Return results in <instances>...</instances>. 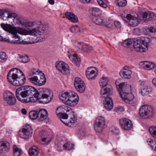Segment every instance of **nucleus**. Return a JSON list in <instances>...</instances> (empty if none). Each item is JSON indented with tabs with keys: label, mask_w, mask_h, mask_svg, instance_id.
Masks as SVG:
<instances>
[{
	"label": "nucleus",
	"mask_w": 156,
	"mask_h": 156,
	"mask_svg": "<svg viewBox=\"0 0 156 156\" xmlns=\"http://www.w3.org/2000/svg\"><path fill=\"white\" fill-rule=\"evenodd\" d=\"M1 26L4 30L12 34L13 37L18 39L17 40H12L10 41L9 39L3 38L0 35V41L7 42L11 44L22 43L20 41V37L17 35V33L23 35L29 34L37 37V39L39 38L42 39H44L48 34V30L43 25H39L35 28L29 30L28 33L26 30L24 29L12 26L11 24L2 23L1 24Z\"/></svg>",
	"instance_id": "nucleus-1"
},
{
	"label": "nucleus",
	"mask_w": 156,
	"mask_h": 156,
	"mask_svg": "<svg viewBox=\"0 0 156 156\" xmlns=\"http://www.w3.org/2000/svg\"><path fill=\"white\" fill-rule=\"evenodd\" d=\"M38 91L34 87L25 86L20 87L16 90L17 99L23 102H34L37 100Z\"/></svg>",
	"instance_id": "nucleus-2"
},
{
	"label": "nucleus",
	"mask_w": 156,
	"mask_h": 156,
	"mask_svg": "<svg viewBox=\"0 0 156 156\" xmlns=\"http://www.w3.org/2000/svg\"><path fill=\"white\" fill-rule=\"evenodd\" d=\"M150 41V39L147 37L140 38L135 41L128 39L123 42L122 45L125 47H129L133 42V46L135 51L137 52H144L148 49Z\"/></svg>",
	"instance_id": "nucleus-3"
},
{
	"label": "nucleus",
	"mask_w": 156,
	"mask_h": 156,
	"mask_svg": "<svg viewBox=\"0 0 156 156\" xmlns=\"http://www.w3.org/2000/svg\"><path fill=\"white\" fill-rule=\"evenodd\" d=\"M7 78L11 84L17 86L23 85L26 81L23 73L20 69L16 68L10 70L7 74Z\"/></svg>",
	"instance_id": "nucleus-4"
},
{
	"label": "nucleus",
	"mask_w": 156,
	"mask_h": 156,
	"mask_svg": "<svg viewBox=\"0 0 156 156\" xmlns=\"http://www.w3.org/2000/svg\"><path fill=\"white\" fill-rule=\"evenodd\" d=\"M115 84L120 97L125 102L127 103L133 99V95L127 92L130 90V85L126 83H120L119 80H116Z\"/></svg>",
	"instance_id": "nucleus-5"
},
{
	"label": "nucleus",
	"mask_w": 156,
	"mask_h": 156,
	"mask_svg": "<svg viewBox=\"0 0 156 156\" xmlns=\"http://www.w3.org/2000/svg\"><path fill=\"white\" fill-rule=\"evenodd\" d=\"M59 98L65 104L72 106L77 103L79 97L76 93L70 91L61 93L59 94Z\"/></svg>",
	"instance_id": "nucleus-6"
},
{
	"label": "nucleus",
	"mask_w": 156,
	"mask_h": 156,
	"mask_svg": "<svg viewBox=\"0 0 156 156\" xmlns=\"http://www.w3.org/2000/svg\"><path fill=\"white\" fill-rule=\"evenodd\" d=\"M37 93V100L41 103L45 104L52 99L53 94L51 91L47 88H40Z\"/></svg>",
	"instance_id": "nucleus-7"
},
{
	"label": "nucleus",
	"mask_w": 156,
	"mask_h": 156,
	"mask_svg": "<svg viewBox=\"0 0 156 156\" xmlns=\"http://www.w3.org/2000/svg\"><path fill=\"white\" fill-rule=\"evenodd\" d=\"M68 115H68L66 114L63 115L62 116L58 117L64 124L67 126H71L73 125L74 123L76 121L77 117L73 113L68 114Z\"/></svg>",
	"instance_id": "nucleus-8"
},
{
	"label": "nucleus",
	"mask_w": 156,
	"mask_h": 156,
	"mask_svg": "<svg viewBox=\"0 0 156 156\" xmlns=\"http://www.w3.org/2000/svg\"><path fill=\"white\" fill-rule=\"evenodd\" d=\"M139 113L140 116L144 118L152 117L153 115V108L150 105H142L140 108Z\"/></svg>",
	"instance_id": "nucleus-9"
},
{
	"label": "nucleus",
	"mask_w": 156,
	"mask_h": 156,
	"mask_svg": "<svg viewBox=\"0 0 156 156\" xmlns=\"http://www.w3.org/2000/svg\"><path fill=\"white\" fill-rule=\"evenodd\" d=\"M33 131L31 126L29 125L24 126L18 132L19 136L25 139H27L32 136Z\"/></svg>",
	"instance_id": "nucleus-10"
},
{
	"label": "nucleus",
	"mask_w": 156,
	"mask_h": 156,
	"mask_svg": "<svg viewBox=\"0 0 156 156\" xmlns=\"http://www.w3.org/2000/svg\"><path fill=\"white\" fill-rule=\"evenodd\" d=\"M74 45L77 51L81 53L89 52L93 49V47L83 42L76 41L74 43Z\"/></svg>",
	"instance_id": "nucleus-11"
},
{
	"label": "nucleus",
	"mask_w": 156,
	"mask_h": 156,
	"mask_svg": "<svg viewBox=\"0 0 156 156\" xmlns=\"http://www.w3.org/2000/svg\"><path fill=\"white\" fill-rule=\"evenodd\" d=\"M39 70L38 69L33 68L29 72L27 78L29 81L37 85V77L39 76Z\"/></svg>",
	"instance_id": "nucleus-12"
},
{
	"label": "nucleus",
	"mask_w": 156,
	"mask_h": 156,
	"mask_svg": "<svg viewBox=\"0 0 156 156\" xmlns=\"http://www.w3.org/2000/svg\"><path fill=\"white\" fill-rule=\"evenodd\" d=\"M74 85L76 90L80 93H83L86 89L84 82L80 78L77 77L75 79Z\"/></svg>",
	"instance_id": "nucleus-13"
},
{
	"label": "nucleus",
	"mask_w": 156,
	"mask_h": 156,
	"mask_svg": "<svg viewBox=\"0 0 156 156\" xmlns=\"http://www.w3.org/2000/svg\"><path fill=\"white\" fill-rule=\"evenodd\" d=\"M56 69L62 74H67L70 73V69L68 65L66 63L62 62H57L55 64Z\"/></svg>",
	"instance_id": "nucleus-14"
},
{
	"label": "nucleus",
	"mask_w": 156,
	"mask_h": 156,
	"mask_svg": "<svg viewBox=\"0 0 156 156\" xmlns=\"http://www.w3.org/2000/svg\"><path fill=\"white\" fill-rule=\"evenodd\" d=\"M3 97L4 100L9 105H13L16 103V98L14 95L11 92L7 91L5 92Z\"/></svg>",
	"instance_id": "nucleus-15"
},
{
	"label": "nucleus",
	"mask_w": 156,
	"mask_h": 156,
	"mask_svg": "<svg viewBox=\"0 0 156 156\" xmlns=\"http://www.w3.org/2000/svg\"><path fill=\"white\" fill-rule=\"evenodd\" d=\"M119 124L122 128L125 130H129L133 127L131 121L126 118L120 119L119 120Z\"/></svg>",
	"instance_id": "nucleus-16"
},
{
	"label": "nucleus",
	"mask_w": 156,
	"mask_h": 156,
	"mask_svg": "<svg viewBox=\"0 0 156 156\" xmlns=\"http://www.w3.org/2000/svg\"><path fill=\"white\" fill-rule=\"evenodd\" d=\"M98 71L96 68L93 67H88L86 72V76L89 80L95 78L97 76Z\"/></svg>",
	"instance_id": "nucleus-17"
},
{
	"label": "nucleus",
	"mask_w": 156,
	"mask_h": 156,
	"mask_svg": "<svg viewBox=\"0 0 156 156\" xmlns=\"http://www.w3.org/2000/svg\"><path fill=\"white\" fill-rule=\"evenodd\" d=\"M156 20V14L154 13L148 11L144 12L142 15L141 20L144 21H147Z\"/></svg>",
	"instance_id": "nucleus-18"
},
{
	"label": "nucleus",
	"mask_w": 156,
	"mask_h": 156,
	"mask_svg": "<svg viewBox=\"0 0 156 156\" xmlns=\"http://www.w3.org/2000/svg\"><path fill=\"white\" fill-rule=\"evenodd\" d=\"M112 93V88L111 86L108 85L106 86L102 87L100 91L101 95L102 97L105 98L106 97H110Z\"/></svg>",
	"instance_id": "nucleus-19"
},
{
	"label": "nucleus",
	"mask_w": 156,
	"mask_h": 156,
	"mask_svg": "<svg viewBox=\"0 0 156 156\" xmlns=\"http://www.w3.org/2000/svg\"><path fill=\"white\" fill-rule=\"evenodd\" d=\"M132 72L129 69L128 66H125L119 73L120 76L123 78L125 79H129L131 78V75Z\"/></svg>",
	"instance_id": "nucleus-20"
},
{
	"label": "nucleus",
	"mask_w": 156,
	"mask_h": 156,
	"mask_svg": "<svg viewBox=\"0 0 156 156\" xmlns=\"http://www.w3.org/2000/svg\"><path fill=\"white\" fill-rule=\"evenodd\" d=\"M68 52L69 53V58L77 66H80L81 59L77 54L75 53L72 52L71 51H69Z\"/></svg>",
	"instance_id": "nucleus-21"
},
{
	"label": "nucleus",
	"mask_w": 156,
	"mask_h": 156,
	"mask_svg": "<svg viewBox=\"0 0 156 156\" xmlns=\"http://www.w3.org/2000/svg\"><path fill=\"white\" fill-rule=\"evenodd\" d=\"M139 65L144 69L147 70L153 69L156 67L155 64L150 61H145L141 62L140 63Z\"/></svg>",
	"instance_id": "nucleus-22"
},
{
	"label": "nucleus",
	"mask_w": 156,
	"mask_h": 156,
	"mask_svg": "<svg viewBox=\"0 0 156 156\" xmlns=\"http://www.w3.org/2000/svg\"><path fill=\"white\" fill-rule=\"evenodd\" d=\"M103 104L105 108L108 111L111 110L113 107V102L110 97H106L103 101Z\"/></svg>",
	"instance_id": "nucleus-23"
},
{
	"label": "nucleus",
	"mask_w": 156,
	"mask_h": 156,
	"mask_svg": "<svg viewBox=\"0 0 156 156\" xmlns=\"http://www.w3.org/2000/svg\"><path fill=\"white\" fill-rule=\"evenodd\" d=\"M9 144L6 141L0 142V156H4L6 151L9 148Z\"/></svg>",
	"instance_id": "nucleus-24"
},
{
	"label": "nucleus",
	"mask_w": 156,
	"mask_h": 156,
	"mask_svg": "<svg viewBox=\"0 0 156 156\" xmlns=\"http://www.w3.org/2000/svg\"><path fill=\"white\" fill-rule=\"evenodd\" d=\"M39 135L41 138V140L45 142L44 144H48L51 142V138L46 132L41 131L39 132Z\"/></svg>",
	"instance_id": "nucleus-25"
},
{
	"label": "nucleus",
	"mask_w": 156,
	"mask_h": 156,
	"mask_svg": "<svg viewBox=\"0 0 156 156\" xmlns=\"http://www.w3.org/2000/svg\"><path fill=\"white\" fill-rule=\"evenodd\" d=\"M39 76L37 77V85L41 86L44 85L46 82V79L44 74L39 71Z\"/></svg>",
	"instance_id": "nucleus-26"
},
{
	"label": "nucleus",
	"mask_w": 156,
	"mask_h": 156,
	"mask_svg": "<svg viewBox=\"0 0 156 156\" xmlns=\"http://www.w3.org/2000/svg\"><path fill=\"white\" fill-rule=\"evenodd\" d=\"M38 120L42 121L48 117V112L45 109H42L38 112Z\"/></svg>",
	"instance_id": "nucleus-27"
},
{
	"label": "nucleus",
	"mask_w": 156,
	"mask_h": 156,
	"mask_svg": "<svg viewBox=\"0 0 156 156\" xmlns=\"http://www.w3.org/2000/svg\"><path fill=\"white\" fill-rule=\"evenodd\" d=\"M92 21L94 23L99 26L102 25L105 23L103 17L99 16H94Z\"/></svg>",
	"instance_id": "nucleus-28"
},
{
	"label": "nucleus",
	"mask_w": 156,
	"mask_h": 156,
	"mask_svg": "<svg viewBox=\"0 0 156 156\" xmlns=\"http://www.w3.org/2000/svg\"><path fill=\"white\" fill-rule=\"evenodd\" d=\"M126 18L130 21V24L132 26H136L139 23L136 17L132 16L130 14H128L126 16Z\"/></svg>",
	"instance_id": "nucleus-29"
},
{
	"label": "nucleus",
	"mask_w": 156,
	"mask_h": 156,
	"mask_svg": "<svg viewBox=\"0 0 156 156\" xmlns=\"http://www.w3.org/2000/svg\"><path fill=\"white\" fill-rule=\"evenodd\" d=\"M105 124L99 122L98 120H95L94 123V128L95 130L98 132H101L103 130Z\"/></svg>",
	"instance_id": "nucleus-30"
},
{
	"label": "nucleus",
	"mask_w": 156,
	"mask_h": 156,
	"mask_svg": "<svg viewBox=\"0 0 156 156\" xmlns=\"http://www.w3.org/2000/svg\"><path fill=\"white\" fill-rule=\"evenodd\" d=\"M65 16L69 20L73 23H76L78 21V18L74 14L68 12L65 13Z\"/></svg>",
	"instance_id": "nucleus-31"
},
{
	"label": "nucleus",
	"mask_w": 156,
	"mask_h": 156,
	"mask_svg": "<svg viewBox=\"0 0 156 156\" xmlns=\"http://www.w3.org/2000/svg\"><path fill=\"white\" fill-rule=\"evenodd\" d=\"M38 148L34 146L30 147L28 153L30 156H37L38 155Z\"/></svg>",
	"instance_id": "nucleus-32"
},
{
	"label": "nucleus",
	"mask_w": 156,
	"mask_h": 156,
	"mask_svg": "<svg viewBox=\"0 0 156 156\" xmlns=\"http://www.w3.org/2000/svg\"><path fill=\"white\" fill-rule=\"evenodd\" d=\"M89 12L91 15L95 16H99V14L101 13V11L98 8L94 7L90 9Z\"/></svg>",
	"instance_id": "nucleus-33"
},
{
	"label": "nucleus",
	"mask_w": 156,
	"mask_h": 156,
	"mask_svg": "<svg viewBox=\"0 0 156 156\" xmlns=\"http://www.w3.org/2000/svg\"><path fill=\"white\" fill-rule=\"evenodd\" d=\"M141 94L143 96L147 95L149 94L151 91V89L147 86H144L140 89Z\"/></svg>",
	"instance_id": "nucleus-34"
},
{
	"label": "nucleus",
	"mask_w": 156,
	"mask_h": 156,
	"mask_svg": "<svg viewBox=\"0 0 156 156\" xmlns=\"http://www.w3.org/2000/svg\"><path fill=\"white\" fill-rule=\"evenodd\" d=\"M108 81V80L107 78L105 76L102 77L99 80L100 86L102 87L106 86Z\"/></svg>",
	"instance_id": "nucleus-35"
},
{
	"label": "nucleus",
	"mask_w": 156,
	"mask_h": 156,
	"mask_svg": "<svg viewBox=\"0 0 156 156\" xmlns=\"http://www.w3.org/2000/svg\"><path fill=\"white\" fill-rule=\"evenodd\" d=\"M13 149L14 156H20L22 154V151L16 145H14L13 146Z\"/></svg>",
	"instance_id": "nucleus-36"
},
{
	"label": "nucleus",
	"mask_w": 156,
	"mask_h": 156,
	"mask_svg": "<svg viewBox=\"0 0 156 156\" xmlns=\"http://www.w3.org/2000/svg\"><path fill=\"white\" fill-rule=\"evenodd\" d=\"M147 142L152 149L156 151V141L151 139H147Z\"/></svg>",
	"instance_id": "nucleus-37"
},
{
	"label": "nucleus",
	"mask_w": 156,
	"mask_h": 156,
	"mask_svg": "<svg viewBox=\"0 0 156 156\" xmlns=\"http://www.w3.org/2000/svg\"><path fill=\"white\" fill-rule=\"evenodd\" d=\"M61 107L63 114H66V113H67L69 112H70V114H71L72 113H74L70 107H69L66 105H62L61 106Z\"/></svg>",
	"instance_id": "nucleus-38"
},
{
	"label": "nucleus",
	"mask_w": 156,
	"mask_h": 156,
	"mask_svg": "<svg viewBox=\"0 0 156 156\" xmlns=\"http://www.w3.org/2000/svg\"><path fill=\"white\" fill-rule=\"evenodd\" d=\"M149 130L151 136L156 139V126H151L149 128Z\"/></svg>",
	"instance_id": "nucleus-39"
},
{
	"label": "nucleus",
	"mask_w": 156,
	"mask_h": 156,
	"mask_svg": "<svg viewBox=\"0 0 156 156\" xmlns=\"http://www.w3.org/2000/svg\"><path fill=\"white\" fill-rule=\"evenodd\" d=\"M38 112H37L35 111H32L29 113V116L32 119H35L37 118H38Z\"/></svg>",
	"instance_id": "nucleus-40"
},
{
	"label": "nucleus",
	"mask_w": 156,
	"mask_h": 156,
	"mask_svg": "<svg viewBox=\"0 0 156 156\" xmlns=\"http://www.w3.org/2000/svg\"><path fill=\"white\" fill-rule=\"evenodd\" d=\"M73 147V145L70 142H67L63 145V148L68 150H70Z\"/></svg>",
	"instance_id": "nucleus-41"
},
{
	"label": "nucleus",
	"mask_w": 156,
	"mask_h": 156,
	"mask_svg": "<svg viewBox=\"0 0 156 156\" xmlns=\"http://www.w3.org/2000/svg\"><path fill=\"white\" fill-rule=\"evenodd\" d=\"M70 30L73 33H78L80 32V28L78 26H74L71 27Z\"/></svg>",
	"instance_id": "nucleus-42"
},
{
	"label": "nucleus",
	"mask_w": 156,
	"mask_h": 156,
	"mask_svg": "<svg viewBox=\"0 0 156 156\" xmlns=\"http://www.w3.org/2000/svg\"><path fill=\"white\" fill-rule=\"evenodd\" d=\"M19 61L23 63H27L29 61V59L27 56H20L19 60Z\"/></svg>",
	"instance_id": "nucleus-43"
},
{
	"label": "nucleus",
	"mask_w": 156,
	"mask_h": 156,
	"mask_svg": "<svg viewBox=\"0 0 156 156\" xmlns=\"http://www.w3.org/2000/svg\"><path fill=\"white\" fill-rule=\"evenodd\" d=\"M110 130L112 133L115 135H118L119 133V129L115 126H112L110 128Z\"/></svg>",
	"instance_id": "nucleus-44"
},
{
	"label": "nucleus",
	"mask_w": 156,
	"mask_h": 156,
	"mask_svg": "<svg viewBox=\"0 0 156 156\" xmlns=\"http://www.w3.org/2000/svg\"><path fill=\"white\" fill-rule=\"evenodd\" d=\"M117 5L119 6H125L127 4L126 0H117Z\"/></svg>",
	"instance_id": "nucleus-45"
},
{
	"label": "nucleus",
	"mask_w": 156,
	"mask_h": 156,
	"mask_svg": "<svg viewBox=\"0 0 156 156\" xmlns=\"http://www.w3.org/2000/svg\"><path fill=\"white\" fill-rule=\"evenodd\" d=\"M56 113L58 117L62 116V115H63L66 114H63L62 112V110L61 106L57 108L56 111Z\"/></svg>",
	"instance_id": "nucleus-46"
},
{
	"label": "nucleus",
	"mask_w": 156,
	"mask_h": 156,
	"mask_svg": "<svg viewBox=\"0 0 156 156\" xmlns=\"http://www.w3.org/2000/svg\"><path fill=\"white\" fill-rule=\"evenodd\" d=\"M7 59L5 53L4 52H0V61L3 62Z\"/></svg>",
	"instance_id": "nucleus-47"
},
{
	"label": "nucleus",
	"mask_w": 156,
	"mask_h": 156,
	"mask_svg": "<svg viewBox=\"0 0 156 156\" xmlns=\"http://www.w3.org/2000/svg\"><path fill=\"white\" fill-rule=\"evenodd\" d=\"M98 4L101 7L106 8L107 7V4L104 2L102 0H97Z\"/></svg>",
	"instance_id": "nucleus-48"
},
{
	"label": "nucleus",
	"mask_w": 156,
	"mask_h": 156,
	"mask_svg": "<svg viewBox=\"0 0 156 156\" xmlns=\"http://www.w3.org/2000/svg\"><path fill=\"white\" fill-rule=\"evenodd\" d=\"M98 120L99 122L102 123V124H105V118L102 116H98L96 119Z\"/></svg>",
	"instance_id": "nucleus-49"
},
{
	"label": "nucleus",
	"mask_w": 156,
	"mask_h": 156,
	"mask_svg": "<svg viewBox=\"0 0 156 156\" xmlns=\"http://www.w3.org/2000/svg\"><path fill=\"white\" fill-rule=\"evenodd\" d=\"M9 11V9H0V16H2L5 14V13H8Z\"/></svg>",
	"instance_id": "nucleus-50"
},
{
	"label": "nucleus",
	"mask_w": 156,
	"mask_h": 156,
	"mask_svg": "<svg viewBox=\"0 0 156 156\" xmlns=\"http://www.w3.org/2000/svg\"><path fill=\"white\" fill-rule=\"evenodd\" d=\"M13 21H16V23L17 24H22V23L20 19V18L18 16H17L15 19H13Z\"/></svg>",
	"instance_id": "nucleus-51"
},
{
	"label": "nucleus",
	"mask_w": 156,
	"mask_h": 156,
	"mask_svg": "<svg viewBox=\"0 0 156 156\" xmlns=\"http://www.w3.org/2000/svg\"><path fill=\"white\" fill-rule=\"evenodd\" d=\"M63 148V145L59 143L57 144V149L58 151H62Z\"/></svg>",
	"instance_id": "nucleus-52"
},
{
	"label": "nucleus",
	"mask_w": 156,
	"mask_h": 156,
	"mask_svg": "<svg viewBox=\"0 0 156 156\" xmlns=\"http://www.w3.org/2000/svg\"><path fill=\"white\" fill-rule=\"evenodd\" d=\"M114 25L118 29H120L121 27V25L120 22L115 21L114 23Z\"/></svg>",
	"instance_id": "nucleus-53"
},
{
	"label": "nucleus",
	"mask_w": 156,
	"mask_h": 156,
	"mask_svg": "<svg viewBox=\"0 0 156 156\" xmlns=\"http://www.w3.org/2000/svg\"><path fill=\"white\" fill-rule=\"evenodd\" d=\"M79 1L81 3L86 4L89 3L90 2L91 0H79Z\"/></svg>",
	"instance_id": "nucleus-54"
},
{
	"label": "nucleus",
	"mask_w": 156,
	"mask_h": 156,
	"mask_svg": "<svg viewBox=\"0 0 156 156\" xmlns=\"http://www.w3.org/2000/svg\"><path fill=\"white\" fill-rule=\"evenodd\" d=\"M148 30L151 33H154L156 32V29L153 27H150L148 28Z\"/></svg>",
	"instance_id": "nucleus-55"
},
{
	"label": "nucleus",
	"mask_w": 156,
	"mask_h": 156,
	"mask_svg": "<svg viewBox=\"0 0 156 156\" xmlns=\"http://www.w3.org/2000/svg\"><path fill=\"white\" fill-rule=\"evenodd\" d=\"M35 25V22H28L27 23V26L32 27L34 26Z\"/></svg>",
	"instance_id": "nucleus-56"
},
{
	"label": "nucleus",
	"mask_w": 156,
	"mask_h": 156,
	"mask_svg": "<svg viewBox=\"0 0 156 156\" xmlns=\"http://www.w3.org/2000/svg\"><path fill=\"white\" fill-rule=\"evenodd\" d=\"M136 32V34H139L140 32V30L139 28H136L134 29V30H133V32Z\"/></svg>",
	"instance_id": "nucleus-57"
},
{
	"label": "nucleus",
	"mask_w": 156,
	"mask_h": 156,
	"mask_svg": "<svg viewBox=\"0 0 156 156\" xmlns=\"http://www.w3.org/2000/svg\"><path fill=\"white\" fill-rule=\"evenodd\" d=\"M153 84L156 87V78H154L152 80Z\"/></svg>",
	"instance_id": "nucleus-58"
},
{
	"label": "nucleus",
	"mask_w": 156,
	"mask_h": 156,
	"mask_svg": "<svg viewBox=\"0 0 156 156\" xmlns=\"http://www.w3.org/2000/svg\"><path fill=\"white\" fill-rule=\"evenodd\" d=\"M21 112L23 114L25 115L27 114V111L25 108H23L21 110Z\"/></svg>",
	"instance_id": "nucleus-59"
},
{
	"label": "nucleus",
	"mask_w": 156,
	"mask_h": 156,
	"mask_svg": "<svg viewBox=\"0 0 156 156\" xmlns=\"http://www.w3.org/2000/svg\"><path fill=\"white\" fill-rule=\"evenodd\" d=\"M8 13V16H7V18H12V13H9V12Z\"/></svg>",
	"instance_id": "nucleus-60"
},
{
	"label": "nucleus",
	"mask_w": 156,
	"mask_h": 156,
	"mask_svg": "<svg viewBox=\"0 0 156 156\" xmlns=\"http://www.w3.org/2000/svg\"><path fill=\"white\" fill-rule=\"evenodd\" d=\"M48 2L51 5H53L54 3V0H48Z\"/></svg>",
	"instance_id": "nucleus-61"
},
{
	"label": "nucleus",
	"mask_w": 156,
	"mask_h": 156,
	"mask_svg": "<svg viewBox=\"0 0 156 156\" xmlns=\"http://www.w3.org/2000/svg\"><path fill=\"white\" fill-rule=\"evenodd\" d=\"M12 17L14 18L13 19H15L17 17L16 14L15 13H12Z\"/></svg>",
	"instance_id": "nucleus-62"
},
{
	"label": "nucleus",
	"mask_w": 156,
	"mask_h": 156,
	"mask_svg": "<svg viewBox=\"0 0 156 156\" xmlns=\"http://www.w3.org/2000/svg\"><path fill=\"white\" fill-rule=\"evenodd\" d=\"M122 19H123L124 18L125 19V16H122Z\"/></svg>",
	"instance_id": "nucleus-63"
},
{
	"label": "nucleus",
	"mask_w": 156,
	"mask_h": 156,
	"mask_svg": "<svg viewBox=\"0 0 156 156\" xmlns=\"http://www.w3.org/2000/svg\"><path fill=\"white\" fill-rule=\"evenodd\" d=\"M154 73L156 74V69L154 71Z\"/></svg>",
	"instance_id": "nucleus-64"
}]
</instances>
